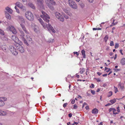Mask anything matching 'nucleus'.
<instances>
[{
  "label": "nucleus",
  "instance_id": "f257e3e1",
  "mask_svg": "<svg viewBox=\"0 0 125 125\" xmlns=\"http://www.w3.org/2000/svg\"><path fill=\"white\" fill-rule=\"evenodd\" d=\"M17 18V20L19 23L20 24L22 30L26 33L27 34H28L29 33V32L27 30L24 24L25 22L24 19L22 16H18Z\"/></svg>",
  "mask_w": 125,
  "mask_h": 125
},
{
  "label": "nucleus",
  "instance_id": "f03ea898",
  "mask_svg": "<svg viewBox=\"0 0 125 125\" xmlns=\"http://www.w3.org/2000/svg\"><path fill=\"white\" fill-rule=\"evenodd\" d=\"M45 2L47 5L52 10H54L52 5L56 4L55 2L53 0H45Z\"/></svg>",
  "mask_w": 125,
  "mask_h": 125
},
{
  "label": "nucleus",
  "instance_id": "7ed1b4c3",
  "mask_svg": "<svg viewBox=\"0 0 125 125\" xmlns=\"http://www.w3.org/2000/svg\"><path fill=\"white\" fill-rule=\"evenodd\" d=\"M26 18L30 21H33L34 19V17L32 13L30 11H26L25 14Z\"/></svg>",
  "mask_w": 125,
  "mask_h": 125
},
{
  "label": "nucleus",
  "instance_id": "20e7f679",
  "mask_svg": "<svg viewBox=\"0 0 125 125\" xmlns=\"http://www.w3.org/2000/svg\"><path fill=\"white\" fill-rule=\"evenodd\" d=\"M42 15H41V17L43 18L44 20L47 22H48L49 21L50 17L44 11H42Z\"/></svg>",
  "mask_w": 125,
  "mask_h": 125
},
{
  "label": "nucleus",
  "instance_id": "39448f33",
  "mask_svg": "<svg viewBox=\"0 0 125 125\" xmlns=\"http://www.w3.org/2000/svg\"><path fill=\"white\" fill-rule=\"evenodd\" d=\"M15 46L11 45L10 46L9 50L12 53L15 55H17L18 54L17 49L16 48Z\"/></svg>",
  "mask_w": 125,
  "mask_h": 125
},
{
  "label": "nucleus",
  "instance_id": "423d86ee",
  "mask_svg": "<svg viewBox=\"0 0 125 125\" xmlns=\"http://www.w3.org/2000/svg\"><path fill=\"white\" fill-rule=\"evenodd\" d=\"M19 34L20 38L21 39L22 41L24 42L25 44L27 45H28V43L24 38L25 35L23 31L21 30H19Z\"/></svg>",
  "mask_w": 125,
  "mask_h": 125
},
{
  "label": "nucleus",
  "instance_id": "0eeeda50",
  "mask_svg": "<svg viewBox=\"0 0 125 125\" xmlns=\"http://www.w3.org/2000/svg\"><path fill=\"white\" fill-rule=\"evenodd\" d=\"M6 30L8 31H11L14 34H15L17 31L14 27L13 26H9L6 28Z\"/></svg>",
  "mask_w": 125,
  "mask_h": 125
},
{
  "label": "nucleus",
  "instance_id": "6e6552de",
  "mask_svg": "<svg viewBox=\"0 0 125 125\" xmlns=\"http://www.w3.org/2000/svg\"><path fill=\"white\" fill-rule=\"evenodd\" d=\"M68 2L70 6L72 8L74 9L77 8V4L74 1L72 0H69Z\"/></svg>",
  "mask_w": 125,
  "mask_h": 125
},
{
  "label": "nucleus",
  "instance_id": "1a4fd4ad",
  "mask_svg": "<svg viewBox=\"0 0 125 125\" xmlns=\"http://www.w3.org/2000/svg\"><path fill=\"white\" fill-rule=\"evenodd\" d=\"M11 39L15 43L20 45H22V42L20 41L18 38L15 35H12L11 37Z\"/></svg>",
  "mask_w": 125,
  "mask_h": 125
},
{
  "label": "nucleus",
  "instance_id": "9d476101",
  "mask_svg": "<svg viewBox=\"0 0 125 125\" xmlns=\"http://www.w3.org/2000/svg\"><path fill=\"white\" fill-rule=\"evenodd\" d=\"M56 17L60 21L63 22V21L64 19L62 16L59 12H56L55 13Z\"/></svg>",
  "mask_w": 125,
  "mask_h": 125
},
{
  "label": "nucleus",
  "instance_id": "9b49d317",
  "mask_svg": "<svg viewBox=\"0 0 125 125\" xmlns=\"http://www.w3.org/2000/svg\"><path fill=\"white\" fill-rule=\"evenodd\" d=\"M31 26L35 32L37 33L39 32L40 29L39 27L34 23H32Z\"/></svg>",
  "mask_w": 125,
  "mask_h": 125
},
{
  "label": "nucleus",
  "instance_id": "f8f14e48",
  "mask_svg": "<svg viewBox=\"0 0 125 125\" xmlns=\"http://www.w3.org/2000/svg\"><path fill=\"white\" fill-rule=\"evenodd\" d=\"M1 35L0 38L3 41H7L8 39L6 35H5L4 32L2 31L0 33Z\"/></svg>",
  "mask_w": 125,
  "mask_h": 125
},
{
  "label": "nucleus",
  "instance_id": "ddd939ff",
  "mask_svg": "<svg viewBox=\"0 0 125 125\" xmlns=\"http://www.w3.org/2000/svg\"><path fill=\"white\" fill-rule=\"evenodd\" d=\"M46 27H47L49 31H51L52 32L54 33L55 32V31L54 30L53 28L49 23H48L47 25L46 24Z\"/></svg>",
  "mask_w": 125,
  "mask_h": 125
},
{
  "label": "nucleus",
  "instance_id": "4468645a",
  "mask_svg": "<svg viewBox=\"0 0 125 125\" xmlns=\"http://www.w3.org/2000/svg\"><path fill=\"white\" fill-rule=\"evenodd\" d=\"M7 99L5 97H0V106H2L5 104L4 101L6 100Z\"/></svg>",
  "mask_w": 125,
  "mask_h": 125
},
{
  "label": "nucleus",
  "instance_id": "2eb2a0df",
  "mask_svg": "<svg viewBox=\"0 0 125 125\" xmlns=\"http://www.w3.org/2000/svg\"><path fill=\"white\" fill-rule=\"evenodd\" d=\"M22 45L18 44V45L17 46L16 48L21 52L22 53L24 51V50L23 47L21 46Z\"/></svg>",
  "mask_w": 125,
  "mask_h": 125
},
{
  "label": "nucleus",
  "instance_id": "dca6fc26",
  "mask_svg": "<svg viewBox=\"0 0 125 125\" xmlns=\"http://www.w3.org/2000/svg\"><path fill=\"white\" fill-rule=\"evenodd\" d=\"M35 0L37 1V4L38 5L43 6L42 4L43 2V0Z\"/></svg>",
  "mask_w": 125,
  "mask_h": 125
},
{
  "label": "nucleus",
  "instance_id": "f3484780",
  "mask_svg": "<svg viewBox=\"0 0 125 125\" xmlns=\"http://www.w3.org/2000/svg\"><path fill=\"white\" fill-rule=\"evenodd\" d=\"M5 10L6 11H6L7 12L10 14H12L13 12L12 10L8 7L5 8Z\"/></svg>",
  "mask_w": 125,
  "mask_h": 125
},
{
  "label": "nucleus",
  "instance_id": "a211bd4d",
  "mask_svg": "<svg viewBox=\"0 0 125 125\" xmlns=\"http://www.w3.org/2000/svg\"><path fill=\"white\" fill-rule=\"evenodd\" d=\"M16 5L21 9H22L24 8L23 5L19 2H17L15 4Z\"/></svg>",
  "mask_w": 125,
  "mask_h": 125
},
{
  "label": "nucleus",
  "instance_id": "6ab92c4d",
  "mask_svg": "<svg viewBox=\"0 0 125 125\" xmlns=\"http://www.w3.org/2000/svg\"><path fill=\"white\" fill-rule=\"evenodd\" d=\"M6 17V18L9 20H10L11 19V17L10 15L6 11H4Z\"/></svg>",
  "mask_w": 125,
  "mask_h": 125
},
{
  "label": "nucleus",
  "instance_id": "aec40b11",
  "mask_svg": "<svg viewBox=\"0 0 125 125\" xmlns=\"http://www.w3.org/2000/svg\"><path fill=\"white\" fill-rule=\"evenodd\" d=\"M28 5L30 7H31L32 9H35V7L34 5V4L30 2L28 3Z\"/></svg>",
  "mask_w": 125,
  "mask_h": 125
},
{
  "label": "nucleus",
  "instance_id": "412c9836",
  "mask_svg": "<svg viewBox=\"0 0 125 125\" xmlns=\"http://www.w3.org/2000/svg\"><path fill=\"white\" fill-rule=\"evenodd\" d=\"M7 113L6 111H4L0 110V115H6Z\"/></svg>",
  "mask_w": 125,
  "mask_h": 125
},
{
  "label": "nucleus",
  "instance_id": "4be33fe9",
  "mask_svg": "<svg viewBox=\"0 0 125 125\" xmlns=\"http://www.w3.org/2000/svg\"><path fill=\"white\" fill-rule=\"evenodd\" d=\"M98 112V111L96 108H94L92 110V114L95 115L97 114Z\"/></svg>",
  "mask_w": 125,
  "mask_h": 125
},
{
  "label": "nucleus",
  "instance_id": "5701e85b",
  "mask_svg": "<svg viewBox=\"0 0 125 125\" xmlns=\"http://www.w3.org/2000/svg\"><path fill=\"white\" fill-rule=\"evenodd\" d=\"M118 86L119 87H120V88L122 90L124 89V84L121 83V82L119 83Z\"/></svg>",
  "mask_w": 125,
  "mask_h": 125
},
{
  "label": "nucleus",
  "instance_id": "b1692460",
  "mask_svg": "<svg viewBox=\"0 0 125 125\" xmlns=\"http://www.w3.org/2000/svg\"><path fill=\"white\" fill-rule=\"evenodd\" d=\"M26 37L27 40L31 42L32 41V39L29 35H27L26 36Z\"/></svg>",
  "mask_w": 125,
  "mask_h": 125
},
{
  "label": "nucleus",
  "instance_id": "393cba45",
  "mask_svg": "<svg viewBox=\"0 0 125 125\" xmlns=\"http://www.w3.org/2000/svg\"><path fill=\"white\" fill-rule=\"evenodd\" d=\"M120 63L122 65H125V58H122L121 60Z\"/></svg>",
  "mask_w": 125,
  "mask_h": 125
},
{
  "label": "nucleus",
  "instance_id": "a878e982",
  "mask_svg": "<svg viewBox=\"0 0 125 125\" xmlns=\"http://www.w3.org/2000/svg\"><path fill=\"white\" fill-rule=\"evenodd\" d=\"M1 48L4 52H6L7 49V46L5 45L2 46Z\"/></svg>",
  "mask_w": 125,
  "mask_h": 125
},
{
  "label": "nucleus",
  "instance_id": "bb28decb",
  "mask_svg": "<svg viewBox=\"0 0 125 125\" xmlns=\"http://www.w3.org/2000/svg\"><path fill=\"white\" fill-rule=\"evenodd\" d=\"M81 53L82 55L83 56V57L84 58H86V56L85 53V51L84 49H83L81 51Z\"/></svg>",
  "mask_w": 125,
  "mask_h": 125
},
{
  "label": "nucleus",
  "instance_id": "cd10ccee",
  "mask_svg": "<svg viewBox=\"0 0 125 125\" xmlns=\"http://www.w3.org/2000/svg\"><path fill=\"white\" fill-rule=\"evenodd\" d=\"M40 22L44 28L45 29L46 28V24L44 23L43 21H42V22Z\"/></svg>",
  "mask_w": 125,
  "mask_h": 125
},
{
  "label": "nucleus",
  "instance_id": "c85d7f7f",
  "mask_svg": "<svg viewBox=\"0 0 125 125\" xmlns=\"http://www.w3.org/2000/svg\"><path fill=\"white\" fill-rule=\"evenodd\" d=\"M116 101V99H114L113 100H111L110 101V102H111L112 104H113L115 103Z\"/></svg>",
  "mask_w": 125,
  "mask_h": 125
},
{
  "label": "nucleus",
  "instance_id": "c756f323",
  "mask_svg": "<svg viewBox=\"0 0 125 125\" xmlns=\"http://www.w3.org/2000/svg\"><path fill=\"white\" fill-rule=\"evenodd\" d=\"M85 69L84 68H80V72L81 73H83L84 71H85Z\"/></svg>",
  "mask_w": 125,
  "mask_h": 125
},
{
  "label": "nucleus",
  "instance_id": "7c9ffc66",
  "mask_svg": "<svg viewBox=\"0 0 125 125\" xmlns=\"http://www.w3.org/2000/svg\"><path fill=\"white\" fill-rule=\"evenodd\" d=\"M108 38V36L107 35H106L104 38V40L105 42H106Z\"/></svg>",
  "mask_w": 125,
  "mask_h": 125
},
{
  "label": "nucleus",
  "instance_id": "2f4dec72",
  "mask_svg": "<svg viewBox=\"0 0 125 125\" xmlns=\"http://www.w3.org/2000/svg\"><path fill=\"white\" fill-rule=\"evenodd\" d=\"M112 94V91H110L108 93L107 96L108 97H109L111 96Z\"/></svg>",
  "mask_w": 125,
  "mask_h": 125
},
{
  "label": "nucleus",
  "instance_id": "473e14b6",
  "mask_svg": "<svg viewBox=\"0 0 125 125\" xmlns=\"http://www.w3.org/2000/svg\"><path fill=\"white\" fill-rule=\"evenodd\" d=\"M63 11L66 13V14L69 13V11L67 10V9L66 8H64L63 9Z\"/></svg>",
  "mask_w": 125,
  "mask_h": 125
},
{
  "label": "nucleus",
  "instance_id": "72a5a7b5",
  "mask_svg": "<svg viewBox=\"0 0 125 125\" xmlns=\"http://www.w3.org/2000/svg\"><path fill=\"white\" fill-rule=\"evenodd\" d=\"M116 109L115 108H114L113 111V114H114L116 115L118 114V113L116 112Z\"/></svg>",
  "mask_w": 125,
  "mask_h": 125
},
{
  "label": "nucleus",
  "instance_id": "f704fd0d",
  "mask_svg": "<svg viewBox=\"0 0 125 125\" xmlns=\"http://www.w3.org/2000/svg\"><path fill=\"white\" fill-rule=\"evenodd\" d=\"M119 46V44L118 43H115V48L116 49L118 48Z\"/></svg>",
  "mask_w": 125,
  "mask_h": 125
},
{
  "label": "nucleus",
  "instance_id": "c9c22d12",
  "mask_svg": "<svg viewBox=\"0 0 125 125\" xmlns=\"http://www.w3.org/2000/svg\"><path fill=\"white\" fill-rule=\"evenodd\" d=\"M114 88L115 89V93H116L117 92H118V90L116 87H115V86H114Z\"/></svg>",
  "mask_w": 125,
  "mask_h": 125
},
{
  "label": "nucleus",
  "instance_id": "e433bc0d",
  "mask_svg": "<svg viewBox=\"0 0 125 125\" xmlns=\"http://www.w3.org/2000/svg\"><path fill=\"white\" fill-rule=\"evenodd\" d=\"M115 20H114L113 21V23H112V25H115L117 23V22H114Z\"/></svg>",
  "mask_w": 125,
  "mask_h": 125
},
{
  "label": "nucleus",
  "instance_id": "4c0bfd02",
  "mask_svg": "<svg viewBox=\"0 0 125 125\" xmlns=\"http://www.w3.org/2000/svg\"><path fill=\"white\" fill-rule=\"evenodd\" d=\"M15 9L16 10V12L18 13H19L20 12L19 11V10L18 9L17 7H16V6H15Z\"/></svg>",
  "mask_w": 125,
  "mask_h": 125
},
{
  "label": "nucleus",
  "instance_id": "58836bf2",
  "mask_svg": "<svg viewBox=\"0 0 125 125\" xmlns=\"http://www.w3.org/2000/svg\"><path fill=\"white\" fill-rule=\"evenodd\" d=\"M78 107V106L76 104H75L73 106V109H76Z\"/></svg>",
  "mask_w": 125,
  "mask_h": 125
},
{
  "label": "nucleus",
  "instance_id": "ea45409f",
  "mask_svg": "<svg viewBox=\"0 0 125 125\" xmlns=\"http://www.w3.org/2000/svg\"><path fill=\"white\" fill-rule=\"evenodd\" d=\"M110 45L111 46H113L114 45V42L113 41L110 42Z\"/></svg>",
  "mask_w": 125,
  "mask_h": 125
},
{
  "label": "nucleus",
  "instance_id": "a19ab883",
  "mask_svg": "<svg viewBox=\"0 0 125 125\" xmlns=\"http://www.w3.org/2000/svg\"><path fill=\"white\" fill-rule=\"evenodd\" d=\"M114 108H111L109 109V112H110L111 111H113V110Z\"/></svg>",
  "mask_w": 125,
  "mask_h": 125
},
{
  "label": "nucleus",
  "instance_id": "79ce46f5",
  "mask_svg": "<svg viewBox=\"0 0 125 125\" xmlns=\"http://www.w3.org/2000/svg\"><path fill=\"white\" fill-rule=\"evenodd\" d=\"M73 53L74 54H76L77 56L79 55V53L77 52H74Z\"/></svg>",
  "mask_w": 125,
  "mask_h": 125
},
{
  "label": "nucleus",
  "instance_id": "37998d69",
  "mask_svg": "<svg viewBox=\"0 0 125 125\" xmlns=\"http://www.w3.org/2000/svg\"><path fill=\"white\" fill-rule=\"evenodd\" d=\"M91 92L93 94H94L95 92L94 90H91Z\"/></svg>",
  "mask_w": 125,
  "mask_h": 125
},
{
  "label": "nucleus",
  "instance_id": "c03bdc74",
  "mask_svg": "<svg viewBox=\"0 0 125 125\" xmlns=\"http://www.w3.org/2000/svg\"><path fill=\"white\" fill-rule=\"evenodd\" d=\"M90 87L91 88H94V85L92 83L91 84V85L90 86Z\"/></svg>",
  "mask_w": 125,
  "mask_h": 125
},
{
  "label": "nucleus",
  "instance_id": "a18cd8bd",
  "mask_svg": "<svg viewBox=\"0 0 125 125\" xmlns=\"http://www.w3.org/2000/svg\"><path fill=\"white\" fill-rule=\"evenodd\" d=\"M119 107H117L116 108L117 109V111L119 113L120 112V110L119 108Z\"/></svg>",
  "mask_w": 125,
  "mask_h": 125
},
{
  "label": "nucleus",
  "instance_id": "49530a36",
  "mask_svg": "<svg viewBox=\"0 0 125 125\" xmlns=\"http://www.w3.org/2000/svg\"><path fill=\"white\" fill-rule=\"evenodd\" d=\"M67 103H64L63 105V106L64 107H66V105H67Z\"/></svg>",
  "mask_w": 125,
  "mask_h": 125
},
{
  "label": "nucleus",
  "instance_id": "de8ad7c7",
  "mask_svg": "<svg viewBox=\"0 0 125 125\" xmlns=\"http://www.w3.org/2000/svg\"><path fill=\"white\" fill-rule=\"evenodd\" d=\"M107 85V83H104L103 85V86L104 87H105Z\"/></svg>",
  "mask_w": 125,
  "mask_h": 125
},
{
  "label": "nucleus",
  "instance_id": "09e8293b",
  "mask_svg": "<svg viewBox=\"0 0 125 125\" xmlns=\"http://www.w3.org/2000/svg\"><path fill=\"white\" fill-rule=\"evenodd\" d=\"M75 100L74 99H73L71 103L73 104H74L75 103Z\"/></svg>",
  "mask_w": 125,
  "mask_h": 125
},
{
  "label": "nucleus",
  "instance_id": "8fccbe9b",
  "mask_svg": "<svg viewBox=\"0 0 125 125\" xmlns=\"http://www.w3.org/2000/svg\"><path fill=\"white\" fill-rule=\"evenodd\" d=\"M67 14H68V15H69L70 16H72V14H71V13L70 12H69V13H67Z\"/></svg>",
  "mask_w": 125,
  "mask_h": 125
},
{
  "label": "nucleus",
  "instance_id": "3c124183",
  "mask_svg": "<svg viewBox=\"0 0 125 125\" xmlns=\"http://www.w3.org/2000/svg\"><path fill=\"white\" fill-rule=\"evenodd\" d=\"M97 74L98 75L100 76L101 74L102 73L99 72H98L97 73Z\"/></svg>",
  "mask_w": 125,
  "mask_h": 125
},
{
  "label": "nucleus",
  "instance_id": "603ef678",
  "mask_svg": "<svg viewBox=\"0 0 125 125\" xmlns=\"http://www.w3.org/2000/svg\"><path fill=\"white\" fill-rule=\"evenodd\" d=\"M69 117H71L72 116V114L71 113H70L68 115Z\"/></svg>",
  "mask_w": 125,
  "mask_h": 125
},
{
  "label": "nucleus",
  "instance_id": "864d4df0",
  "mask_svg": "<svg viewBox=\"0 0 125 125\" xmlns=\"http://www.w3.org/2000/svg\"><path fill=\"white\" fill-rule=\"evenodd\" d=\"M123 51V50L122 49H120V52L121 53L122 55H123V53L122 52V51Z\"/></svg>",
  "mask_w": 125,
  "mask_h": 125
},
{
  "label": "nucleus",
  "instance_id": "5fc2aeb1",
  "mask_svg": "<svg viewBox=\"0 0 125 125\" xmlns=\"http://www.w3.org/2000/svg\"><path fill=\"white\" fill-rule=\"evenodd\" d=\"M111 104H110V103H108V104H106L105 106H109V105H111Z\"/></svg>",
  "mask_w": 125,
  "mask_h": 125
},
{
  "label": "nucleus",
  "instance_id": "6e6d98bb",
  "mask_svg": "<svg viewBox=\"0 0 125 125\" xmlns=\"http://www.w3.org/2000/svg\"><path fill=\"white\" fill-rule=\"evenodd\" d=\"M89 2L91 3H92L93 2L94 0H87Z\"/></svg>",
  "mask_w": 125,
  "mask_h": 125
},
{
  "label": "nucleus",
  "instance_id": "4d7b16f0",
  "mask_svg": "<svg viewBox=\"0 0 125 125\" xmlns=\"http://www.w3.org/2000/svg\"><path fill=\"white\" fill-rule=\"evenodd\" d=\"M85 109H86V110H88V109H89V107L88 106H86L85 107Z\"/></svg>",
  "mask_w": 125,
  "mask_h": 125
},
{
  "label": "nucleus",
  "instance_id": "13d9d810",
  "mask_svg": "<svg viewBox=\"0 0 125 125\" xmlns=\"http://www.w3.org/2000/svg\"><path fill=\"white\" fill-rule=\"evenodd\" d=\"M111 70V69L110 68H108V69L107 70V71H106V72H109Z\"/></svg>",
  "mask_w": 125,
  "mask_h": 125
},
{
  "label": "nucleus",
  "instance_id": "bf43d9fd",
  "mask_svg": "<svg viewBox=\"0 0 125 125\" xmlns=\"http://www.w3.org/2000/svg\"><path fill=\"white\" fill-rule=\"evenodd\" d=\"M64 17L66 19H68L69 18L68 16L67 15L65 16Z\"/></svg>",
  "mask_w": 125,
  "mask_h": 125
},
{
  "label": "nucleus",
  "instance_id": "052dcab7",
  "mask_svg": "<svg viewBox=\"0 0 125 125\" xmlns=\"http://www.w3.org/2000/svg\"><path fill=\"white\" fill-rule=\"evenodd\" d=\"M38 20L39 21V22H42L43 21L42 19H38Z\"/></svg>",
  "mask_w": 125,
  "mask_h": 125
},
{
  "label": "nucleus",
  "instance_id": "680f3d73",
  "mask_svg": "<svg viewBox=\"0 0 125 125\" xmlns=\"http://www.w3.org/2000/svg\"><path fill=\"white\" fill-rule=\"evenodd\" d=\"M93 30H98V28H93Z\"/></svg>",
  "mask_w": 125,
  "mask_h": 125
},
{
  "label": "nucleus",
  "instance_id": "e2e57ef3",
  "mask_svg": "<svg viewBox=\"0 0 125 125\" xmlns=\"http://www.w3.org/2000/svg\"><path fill=\"white\" fill-rule=\"evenodd\" d=\"M96 80L98 82H100L101 81L100 80L99 78H97L96 79Z\"/></svg>",
  "mask_w": 125,
  "mask_h": 125
},
{
  "label": "nucleus",
  "instance_id": "0e129e2a",
  "mask_svg": "<svg viewBox=\"0 0 125 125\" xmlns=\"http://www.w3.org/2000/svg\"><path fill=\"white\" fill-rule=\"evenodd\" d=\"M76 76L78 78H79V75H78L77 74H76Z\"/></svg>",
  "mask_w": 125,
  "mask_h": 125
},
{
  "label": "nucleus",
  "instance_id": "69168bd1",
  "mask_svg": "<svg viewBox=\"0 0 125 125\" xmlns=\"http://www.w3.org/2000/svg\"><path fill=\"white\" fill-rule=\"evenodd\" d=\"M107 75V74L106 73V74H103V76L104 77L106 76Z\"/></svg>",
  "mask_w": 125,
  "mask_h": 125
},
{
  "label": "nucleus",
  "instance_id": "338daca9",
  "mask_svg": "<svg viewBox=\"0 0 125 125\" xmlns=\"http://www.w3.org/2000/svg\"><path fill=\"white\" fill-rule=\"evenodd\" d=\"M108 69V68L106 67H105V69H104V71H106Z\"/></svg>",
  "mask_w": 125,
  "mask_h": 125
},
{
  "label": "nucleus",
  "instance_id": "774afa93",
  "mask_svg": "<svg viewBox=\"0 0 125 125\" xmlns=\"http://www.w3.org/2000/svg\"><path fill=\"white\" fill-rule=\"evenodd\" d=\"M100 89H99L98 88L96 92H99L100 91Z\"/></svg>",
  "mask_w": 125,
  "mask_h": 125
}]
</instances>
